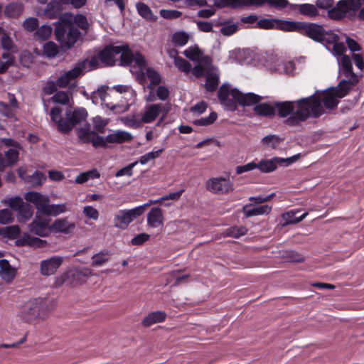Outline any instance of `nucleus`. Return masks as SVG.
<instances>
[{"label":"nucleus","instance_id":"obj_1","mask_svg":"<svg viewBox=\"0 0 364 364\" xmlns=\"http://www.w3.org/2000/svg\"><path fill=\"white\" fill-rule=\"evenodd\" d=\"M74 23L85 32L87 31L89 23L86 16L82 14H77L73 21L72 15L66 13L64 16H60L59 21L55 23V39L63 47L68 49L71 48L77 43L80 36V31Z\"/></svg>","mask_w":364,"mask_h":364},{"label":"nucleus","instance_id":"obj_2","mask_svg":"<svg viewBox=\"0 0 364 364\" xmlns=\"http://www.w3.org/2000/svg\"><path fill=\"white\" fill-rule=\"evenodd\" d=\"M296 109L295 113L291 117H288L284 120L286 125L296 127L310 117L317 119L325 113V109L321 104V96L319 95V90H316L309 97L296 100Z\"/></svg>","mask_w":364,"mask_h":364},{"label":"nucleus","instance_id":"obj_3","mask_svg":"<svg viewBox=\"0 0 364 364\" xmlns=\"http://www.w3.org/2000/svg\"><path fill=\"white\" fill-rule=\"evenodd\" d=\"M62 109L54 107L50 109L51 120L56 124L57 129L62 134H68L73 127L85 121L87 117V110L83 107L75 108L73 111L70 109L66 110L65 119L62 118Z\"/></svg>","mask_w":364,"mask_h":364},{"label":"nucleus","instance_id":"obj_4","mask_svg":"<svg viewBox=\"0 0 364 364\" xmlns=\"http://www.w3.org/2000/svg\"><path fill=\"white\" fill-rule=\"evenodd\" d=\"M120 54L119 65L129 66L132 63L133 52L128 44L121 46L107 45L97 53V58L105 66L112 67L117 64V55Z\"/></svg>","mask_w":364,"mask_h":364},{"label":"nucleus","instance_id":"obj_5","mask_svg":"<svg viewBox=\"0 0 364 364\" xmlns=\"http://www.w3.org/2000/svg\"><path fill=\"white\" fill-rule=\"evenodd\" d=\"M287 25L288 26L289 32H298L316 42H324L325 29L322 25L315 23L291 21Z\"/></svg>","mask_w":364,"mask_h":364},{"label":"nucleus","instance_id":"obj_6","mask_svg":"<svg viewBox=\"0 0 364 364\" xmlns=\"http://www.w3.org/2000/svg\"><path fill=\"white\" fill-rule=\"evenodd\" d=\"M48 311V301L44 298H34L24 304L21 312V317L31 323L37 318H44Z\"/></svg>","mask_w":364,"mask_h":364},{"label":"nucleus","instance_id":"obj_7","mask_svg":"<svg viewBox=\"0 0 364 364\" xmlns=\"http://www.w3.org/2000/svg\"><path fill=\"white\" fill-rule=\"evenodd\" d=\"M350 90L346 80H341L338 86L331 87L326 90L319 91L321 96V104L323 108L333 109L339 102L337 98H342L348 94Z\"/></svg>","mask_w":364,"mask_h":364},{"label":"nucleus","instance_id":"obj_8","mask_svg":"<svg viewBox=\"0 0 364 364\" xmlns=\"http://www.w3.org/2000/svg\"><path fill=\"white\" fill-rule=\"evenodd\" d=\"M91 275L92 270L87 267L70 269L62 275L59 285L63 283L71 287L81 285L85 284Z\"/></svg>","mask_w":364,"mask_h":364},{"label":"nucleus","instance_id":"obj_9","mask_svg":"<svg viewBox=\"0 0 364 364\" xmlns=\"http://www.w3.org/2000/svg\"><path fill=\"white\" fill-rule=\"evenodd\" d=\"M149 205V203H146L130 210H119L114 218V226L121 230L127 229L129 223L141 216L144 213L146 207Z\"/></svg>","mask_w":364,"mask_h":364},{"label":"nucleus","instance_id":"obj_10","mask_svg":"<svg viewBox=\"0 0 364 364\" xmlns=\"http://www.w3.org/2000/svg\"><path fill=\"white\" fill-rule=\"evenodd\" d=\"M316 9L327 10V16L333 21H340L345 18L349 19V11L338 6V1L335 4L334 0H316Z\"/></svg>","mask_w":364,"mask_h":364},{"label":"nucleus","instance_id":"obj_11","mask_svg":"<svg viewBox=\"0 0 364 364\" xmlns=\"http://www.w3.org/2000/svg\"><path fill=\"white\" fill-rule=\"evenodd\" d=\"M25 200L34 205L36 213V217H49L50 212V198L48 196H43L38 192L31 191L25 195Z\"/></svg>","mask_w":364,"mask_h":364},{"label":"nucleus","instance_id":"obj_12","mask_svg":"<svg viewBox=\"0 0 364 364\" xmlns=\"http://www.w3.org/2000/svg\"><path fill=\"white\" fill-rule=\"evenodd\" d=\"M301 157V154H298L289 158L274 157L272 159H263L258 164L256 163L257 168L263 173H269L274 171L277 168V165L288 166L292 163L296 161Z\"/></svg>","mask_w":364,"mask_h":364},{"label":"nucleus","instance_id":"obj_13","mask_svg":"<svg viewBox=\"0 0 364 364\" xmlns=\"http://www.w3.org/2000/svg\"><path fill=\"white\" fill-rule=\"evenodd\" d=\"M206 188L213 193L228 194L234 191L233 183L229 178L222 176L209 179Z\"/></svg>","mask_w":364,"mask_h":364},{"label":"nucleus","instance_id":"obj_14","mask_svg":"<svg viewBox=\"0 0 364 364\" xmlns=\"http://www.w3.org/2000/svg\"><path fill=\"white\" fill-rule=\"evenodd\" d=\"M87 60L78 61L74 68L60 76L56 80L59 87H65L73 80L80 76L87 68Z\"/></svg>","mask_w":364,"mask_h":364},{"label":"nucleus","instance_id":"obj_15","mask_svg":"<svg viewBox=\"0 0 364 364\" xmlns=\"http://www.w3.org/2000/svg\"><path fill=\"white\" fill-rule=\"evenodd\" d=\"M50 222V218L35 216L33 220L28 225V230L30 232L39 237H47L51 232Z\"/></svg>","mask_w":364,"mask_h":364},{"label":"nucleus","instance_id":"obj_16","mask_svg":"<svg viewBox=\"0 0 364 364\" xmlns=\"http://www.w3.org/2000/svg\"><path fill=\"white\" fill-rule=\"evenodd\" d=\"M232 97L242 107L255 106L263 100V97L253 92L242 93L236 88L232 91Z\"/></svg>","mask_w":364,"mask_h":364},{"label":"nucleus","instance_id":"obj_17","mask_svg":"<svg viewBox=\"0 0 364 364\" xmlns=\"http://www.w3.org/2000/svg\"><path fill=\"white\" fill-rule=\"evenodd\" d=\"M76 225L70 221L68 218H58L50 225L51 232L71 235L74 232Z\"/></svg>","mask_w":364,"mask_h":364},{"label":"nucleus","instance_id":"obj_18","mask_svg":"<svg viewBox=\"0 0 364 364\" xmlns=\"http://www.w3.org/2000/svg\"><path fill=\"white\" fill-rule=\"evenodd\" d=\"M296 101H283L274 102L275 114H277L279 118L291 117L296 111Z\"/></svg>","mask_w":364,"mask_h":364},{"label":"nucleus","instance_id":"obj_19","mask_svg":"<svg viewBox=\"0 0 364 364\" xmlns=\"http://www.w3.org/2000/svg\"><path fill=\"white\" fill-rule=\"evenodd\" d=\"M15 245L17 247L28 246L33 248H43L48 246V242L45 240L24 233L21 238L15 241Z\"/></svg>","mask_w":364,"mask_h":364},{"label":"nucleus","instance_id":"obj_20","mask_svg":"<svg viewBox=\"0 0 364 364\" xmlns=\"http://www.w3.org/2000/svg\"><path fill=\"white\" fill-rule=\"evenodd\" d=\"M290 21L282 20L277 18H262L257 22V27L262 29H279L284 31H289L287 23Z\"/></svg>","mask_w":364,"mask_h":364},{"label":"nucleus","instance_id":"obj_21","mask_svg":"<svg viewBox=\"0 0 364 364\" xmlns=\"http://www.w3.org/2000/svg\"><path fill=\"white\" fill-rule=\"evenodd\" d=\"M63 263V259L60 257H52L48 259L41 261L40 272L43 276L53 274Z\"/></svg>","mask_w":364,"mask_h":364},{"label":"nucleus","instance_id":"obj_22","mask_svg":"<svg viewBox=\"0 0 364 364\" xmlns=\"http://www.w3.org/2000/svg\"><path fill=\"white\" fill-rule=\"evenodd\" d=\"M341 64L343 73L346 77H349V80L346 81L349 85L350 89H351V87L358 82V79L353 71L352 62L350 57L346 55H343Z\"/></svg>","mask_w":364,"mask_h":364},{"label":"nucleus","instance_id":"obj_23","mask_svg":"<svg viewBox=\"0 0 364 364\" xmlns=\"http://www.w3.org/2000/svg\"><path fill=\"white\" fill-rule=\"evenodd\" d=\"M364 0H340L338 6L341 9H348L349 20L354 21L356 18V13L360 9Z\"/></svg>","mask_w":364,"mask_h":364},{"label":"nucleus","instance_id":"obj_24","mask_svg":"<svg viewBox=\"0 0 364 364\" xmlns=\"http://www.w3.org/2000/svg\"><path fill=\"white\" fill-rule=\"evenodd\" d=\"M217 9L230 8L236 9L242 7H251L250 0H213Z\"/></svg>","mask_w":364,"mask_h":364},{"label":"nucleus","instance_id":"obj_25","mask_svg":"<svg viewBox=\"0 0 364 364\" xmlns=\"http://www.w3.org/2000/svg\"><path fill=\"white\" fill-rule=\"evenodd\" d=\"M205 77V83L204 85V87L205 90L211 92L215 91L218 87L220 82L218 69L211 68L210 70H207Z\"/></svg>","mask_w":364,"mask_h":364},{"label":"nucleus","instance_id":"obj_26","mask_svg":"<svg viewBox=\"0 0 364 364\" xmlns=\"http://www.w3.org/2000/svg\"><path fill=\"white\" fill-rule=\"evenodd\" d=\"M252 204H246L242 208L245 218H247L256 215H268L272 210V207L268 205H262L255 208H251Z\"/></svg>","mask_w":364,"mask_h":364},{"label":"nucleus","instance_id":"obj_27","mask_svg":"<svg viewBox=\"0 0 364 364\" xmlns=\"http://www.w3.org/2000/svg\"><path fill=\"white\" fill-rule=\"evenodd\" d=\"M253 112L259 117L273 118L275 116L274 102L272 104L258 102L253 107Z\"/></svg>","mask_w":364,"mask_h":364},{"label":"nucleus","instance_id":"obj_28","mask_svg":"<svg viewBox=\"0 0 364 364\" xmlns=\"http://www.w3.org/2000/svg\"><path fill=\"white\" fill-rule=\"evenodd\" d=\"M164 216L160 208L154 207L147 214V224L151 228H157L163 225Z\"/></svg>","mask_w":364,"mask_h":364},{"label":"nucleus","instance_id":"obj_29","mask_svg":"<svg viewBox=\"0 0 364 364\" xmlns=\"http://www.w3.org/2000/svg\"><path fill=\"white\" fill-rule=\"evenodd\" d=\"M291 9L307 17H316L319 13L316 5L311 4H291Z\"/></svg>","mask_w":364,"mask_h":364},{"label":"nucleus","instance_id":"obj_30","mask_svg":"<svg viewBox=\"0 0 364 364\" xmlns=\"http://www.w3.org/2000/svg\"><path fill=\"white\" fill-rule=\"evenodd\" d=\"M16 274L15 268L12 267L6 259H0V276L6 282H11Z\"/></svg>","mask_w":364,"mask_h":364},{"label":"nucleus","instance_id":"obj_31","mask_svg":"<svg viewBox=\"0 0 364 364\" xmlns=\"http://www.w3.org/2000/svg\"><path fill=\"white\" fill-rule=\"evenodd\" d=\"M166 318V314L164 311H157L149 313L141 321L144 327H149L153 324L163 322Z\"/></svg>","mask_w":364,"mask_h":364},{"label":"nucleus","instance_id":"obj_32","mask_svg":"<svg viewBox=\"0 0 364 364\" xmlns=\"http://www.w3.org/2000/svg\"><path fill=\"white\" fill-rule=\"evenodd\" d=\"M24 5L20 1H13L4 7V13L6 17L16 18L23 12Z\"/></svg>","mask_w":364,"mask_h":364},{"label":"nucleus","instance_id":"obj_33","mask_svg":"<svg viewBox=\"0 0 364 364\" xmlns=\"http://www.w3.org/2000/svg\"><path fill=\"white\" fill-rule=\"evenodd\" d=\"M251 6L261 7L267 4L269 7L282 10L286 8L289 4L287 0H250Z\"/></svg>","mask_w":364,"mask_h":364},{"label":"nucleus","instance_id":"obj_34","mask_svg":"<svg viewBox=\"0 0 364 364\" xmlns=\"http://www.w3.org/2000/svg\"><path fill=\"white\" fill-rule=\"evenodd\" d=\"M132 135L125 131H117L107 136V141L110 144H122L131 141Z\"/></svg>","mask_w":364,"mask_h":364},{"label":"nucleus","instance_id":"obj_35","mask_svg":"<svg viewBox=\"0 0 364 364\" xmlns=\"http://www.w3.org/2000/svg\"><path fill=\"white\" fill-rule=\"evenodd\" d=\"M62 5L60 1L58 0H52L50 1L44 10V14L50 19L58 18L61 13Z\"/></svg>","mask_w":364,"mask_h":364},{"label":"nucleus","instance_id":"obj_36","mask_svg":"<svg viewBox=\"0 0 364 364\" xmlns=\"http://www.w3.org/2000/svg\"><path fill=\"white\" fill-rule=\"evenodd\" d=\"M161 112V105L153 104L149 105L144 114H143L141 121L143 123H151L154 121Z\"/></svg>","mask_w":364,"mask_h":364},{"label":"nucleus","instance_id":"obj_37","mask_svg":"<svg viewBox=\"0 0 364 364\" xmlns=\"http://www.w3.org/2000/svg\"><path fill=\"white\" fill-rule=\"evenodd\" d=\"M136 8L138 14L144 19L155 22L157 20V16H155L151 9L143 2H137L136 4Z\"/></svg>","mask_w":364,"mask_h":364},{"label":"nucleus","instance_id":"obj_38","mask_svg":"<svg viewBox=\"0 0 364 364\" xmlns=\"http://www.w3.org/2000/svg\"><path fill=\"white\" fill-rule=\"evenodd\" d=\"M51 101L55 104L67 105L70 104L72 100V95L68 92L57 91L50 98Z\"/></svg>","mask_w":364,"mask_h":364},{"label":"nucleus","instance_id":"obj_39","mask_svg":"<svg viewBox=\"0 0 364 364\" xmlns=\"http://www.w3.org/2000/svg\"><path fill=\"white\" fill-rule=\"evenodd\" d=\"M17 212L18 213V220L20 223H25L33 216V208L30 204L24 203Z\"/></svg>","mask_w":364,"mask_h":364},{"label":"nucleus","instance_id":"obj_40","mask_svg":"<svg viewBox=\"0 0 364 364\" xmlns=\"http://www.w3.org/2000/svg\"><path fill=\"white\" fill-rule=\"evenodd\" d=\"M79 139L85 144H92L95 131H90L88 128H77L76 129Z\"/></svg>","mask_w":364,"mask_h":364},{"label":"nucleus","instance_id":"obj_41","mask_svg":"<svg viewBox=\"0 0 364 364\" xmlns=\"http://www.w3.org/2000/svg\"><path fill=\"white\" fill-rule=\"evenodd\" d=\"M296 212L293 210L288 211L282 214V218L285 220V223L282 225L286 226L289 224H296L304 220L307 215V213H304L299 217H296Z\"/></svg>","mask_w":364,"mask_h":364},{"label":"nucleus","instance_id":"obj_42","mask_svg":"<svg viewBox=\"0 0 364 364\" xmlns=\"http://www.w3.org/2000/svg\"><path fill=\"white\" fill-rule=\"evenodd\" d=\"M284 138H281L275 134H269L262 139V144L273 149H277V146L284 141Z\"/></svg>","mask_w":364,"mask_h":364},{"label":"nucleus","instance_id":"obj_43","mask_svg":"<svg viewBox=\"0 0 364 364\" xmlns=\"http://www.w3.org/2000/svg\"><path fill=\"white\" fill-rule=\"evenodd\" d=\"M183 54L189 60L197 62L198 59H200V57L203 54V52L198 47V46L196 45L185 50Z\"/></svg>","mask_w":364,"mask_h":364},{"label":"nucleus","instance_id":"obj_44","mask_svg":"<svg viewBox=\"0 0 364 364\" xmlns=\"http://www.w3.org/2000/svg\"><path fill=\"white\" fill-rule=\"evenodd\" d=\"M146 75L150 80L151 83L149 85L148 87L151 90L153 89V85H158L161 82V75L159 73L151 68H147L146 70Z\"/></svg>","mask_w":364,"mask_h":364},{"label":"nucleus","instance_id":"obj_45","mask_svg":"<svg viewBox=\"0 0 364 364\" xmlns=\"http://www.w3.org/2000/svg\"><path fill=\"white\" fill-rule=\"evenodd\" d=\"M189 40V35L185 31H178L173 34L172 42L175 46H183Z\"/></svg>","mask_w":364,"mask_h":364},{"label":"nucleus","instance_id":"obj_46","mask_svg":"<svg viewBox=\"0 0 364 364\" xmlns=\"http://www.w3.org/2000/svg\"><path fill=\"white\" fill-rule=\"evenodd\" d=\"M20 228L18 225L7 226L1 230L0 234H3L9 239L17 238L20 234Z\"/></svg>","mask_w":364,"mask_h":364},{"label":"nucleus","instance_id":"obj_47","mask_svg":"<svg viewBox=\"0 0 364 364\" xmlns=\"http://www.w3.org/2000/svg\"><path fill=\"white\" fill-rule=\"evenodd\" d=\"M52 27L49 25H43L37 28L35 36L41 41H46L49 38L52 33Z\"/></svg>","mask_w":364,"mask_h":364},{"label":"nucleus","instance_id":"obj_48","mask_svg":"<svg viewBox=\"0 0 364 364\" xmlns=\"http://www.w3.org/2000/svg\"><path fill=\"white\" fill-rule=\"evenodd\" d=\"M173 63L174 65L181 72L188 73L191 71V64L181 57H176Z\"/></svg>","mask_w":364,"mask_h":364},{"label":"nucleus","instance_id":"obj_49","mask_svg":"<svg viewBox=\"0 0 364 364\" xmlns=\"http://www.w3.org/2000/svg\"><path fill=\"white\" fill-rule=\"evenodd\" d=\"M43 180H46L43 173L40 171H36L31 176H29L26 181L32 186H38L42 185Z\"/></svg>","mask_w":364,"mask_h":364},{"label":"nucleus","instance_id":"obj_50","mask_svg":"<svg viewBox=\"0 0 364 364\" xmlns=\"http://www.w3.org/2000/svg\"><path fill=\"white\" fill-rule=\"evenodd\" d=\"M0 44L3 49L9 51L14 52L16 48L12 39L8 34L4 33L0 39Z\"/></svg>","mask_w":364,"mask_h":364},{"label":"nucleus","instance_id":"obj_51","mask_svg":"<svg viewBox=\"0 0 364 364\" xmlns=\"http://www.w3.org/2000/svg\"><path fill=\"white\" fill-rule=\"evenodd\" d=\"M18 149H9L5 152L6 164L9 166L15 165L18 160L19 153Z\"/></svg>","mask_w":364,"mask_h":364},{"label":"nucleus","instance_id":"obj_52","mask_svg":"<svg viewBox=\"0 0 364 364\" xmlns=\"http://www.w3.org/2000/svg\"><path fill=\"white\" fill-rule=\"evenodd\" d=\"M217 117V113L212 112L208 117H202L199 119H196L193 122V124L197 126H208L214 123Z\"/></svg>","mask_w":364,"mask_h":364},{"label":"nucleus","instance_id":"obj_53","mask_svg":"<svg viewBox=\"0 0 364 364\" xmlns=\"http://www.w3.org/2000/svg\"><path fill=\"white\" fill-rule=\"evenodd\" d=\"M247 232V229L245 227H231L225 230V235L228 237H232L237 238L242 235H244Z\"/></svg>","mask_w":364,"mask_h":364},{"label":"nucleus","instance_id":"obj_54","mask_svg":"<svg viewBox=\"0 0 364 364\" xmlns=\"http://www.w3.org/2000/svg\"><path fill=\"white\" fill-rule=\"evenodd\" d=\"M107 252H100L92 256V266L97 267L103 264L109 260Z\"/></svg>","mask_w":364,"mask_h":364},{"label":"nucleus","instance_id":"obj_55","mask_svg":"<svg viewBox=\"0 0 364 364\" xmlns=\"http://www.w3.org/2000/svg\"><path fill=\"white\" fill-rule=\"evenodd\" d=\"M282 257L291 262H303L304 261V257L294 251H284Z\"/></svg>","mask_w":364,"mask_h":364},{"label":"nucleus","instance_id":"obj_56","mask_svg":"<svg viewBox=\"0 0 364 364\" xmlns=\"http://www.w3.org/2000/svg\"><path fill=\"white\" fill-rule=\"evenodd\" d=\"M43 52L46 56L53 58L58 53V48L55 43L49 41L44 45Z\"/></svg>","mask_w":364,"mask_h":364},{"label":"nucleus","instance_id":"obj_57","mask_svg":"<svg viewBox=\"0 0 364 364\" xmlns=\"http://www.w3.org/2000/svg\"><path fill=\"white\" fill-rule=\"evenodd\" d=\"M68 210L66 203L50 204L49 216H58Z\"/></svg>","mask_w":364,"mask_h":364},{"label":"nucleus","instance_id":"obj_58","mask_svg":"<svg viewBox=\"0 0 364 364\" xmlns=\"http://www.w3.org/2000/svg\"><path fill=\"white\" fill-rule=\"evenodd\" d=\"M23 26L29 32L36 31L38 27V20L35 17L28 18L23 22Z\"/></svg>","mask_w":364,"mask_h":364},{"label":"nucleus","instance_id":"obj_59","mask_svg":"<svg viewBox=\"0 0 364 364\" xmlns=\"http://www.w3.org/2000/svg\"><path fill=\"white\" fill-rule=\"evenodd\" d=\"M233 89L230 90L229 86L227 84L222 85L218 92V97L219 100L221 101H226L227 98L229 97V96L232 97V91Z\"/></svg>","mask_w":364,"mask_h":364},{"label":"nucleus","instance_id":"obj_60","mask_svg":"<svg viewBox=\"0 0 364 364\" xmlns=\"http://www.w3.org/2000/svg\"><path fill=\"white\" fill-rule=\"evenodd\" d=\"M6 203L12 210L16 211H18L24 204L23 199L18 196L6 200Z\"/></svg>","mask_w":364,"mask_h":364},{"label":"nucleus","instance_id":"obj_61","mask_svg":"<svg viewBox=\"0 0 364 364\" xmlns=\"http://www.w3.org/2000/svg\"><path fill=\"white\" fill-rule=\"evenodd\" d=\"M14 221V216L11 211L9 209H2L0 210V223L5 225Z\"/></svg>","mask_w":364,"mask_h":364},{"label":"nucleus","instance_id":"obj_62","mask_svg":"<svg viewBox=\"0 0 364 364\" xmlns=\"http://www.w3.org/2000/svg\"><path fill=\"white\" fill-rule=\"evenodd\" d=\"M150 235L147 233L143 232L138 234L131 240L130 244L134 246L142 245L144 242L148 241Z\"/></svg>","mask_w":364,"mask_h":364},{"label":"nucleus","instance_id":"obj_63","mask_svg":"<svg viewBox=\"0 0 364 364\" xmlns=\"http://www.w3.org/2000/svg\"><path fill=\"white\" fill-rule=\"evenodd\" d=\"M58 87V85L57 81L54 82L53 80H48L46 85L43 87L42 91L44 95H50L57 92Z\"/></svg>","mask_w":364,"mask_h":364},{"label":"nucleus","instance_id":"obj_64","mask_svg":"<svg viewBox=\"0 0 364 364\" xmlns=\"http://www.w3.org/2000/svg\"><path fill=\"white\" fill-rule=\"evenodd\" d=\"M93 124L95 128L94 131L96 132L97 134H103L105 131V127L107 122L106 120L102 119L100 117H97L94 118Z\"/></svg>","mask_w":364,"mask_h":364}]
</instances>
